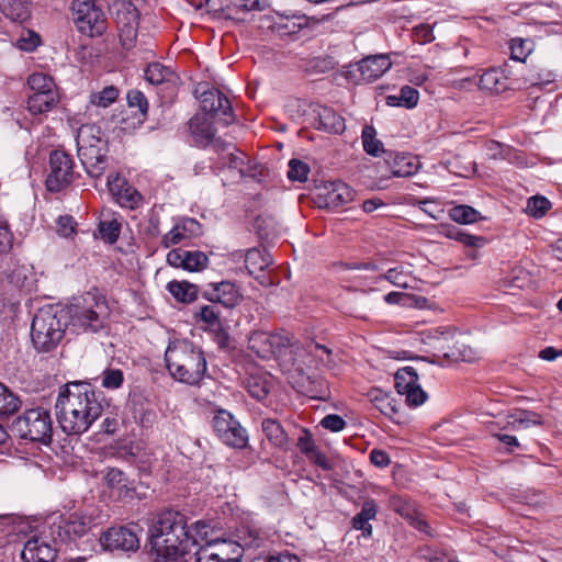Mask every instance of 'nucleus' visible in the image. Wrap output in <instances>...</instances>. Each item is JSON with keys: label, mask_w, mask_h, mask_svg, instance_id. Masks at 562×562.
<instances>
[{"label": "nucleus", "mask_w": 562, "mask_h": 562, "mask_svg": "<svg viewBox=\"0 0 562 562\" xmlns=\"http://www.w3.org/2000/svg\"><path fill=\"white\" fill-rule=\"evenodd\" d=\"M150 551L156 562H189L198 546L184 514L175 509L158 513L149 528Z\"/></svg>", "instance_id": "f257e3e1"}, {"label": "nucleus", "mask_w": 562, "mask_h": 562, "mask_svg": "<svg viewBox=\"0 0 562 562\" xmlns=\"http://www.w3.org/2000/svg\"><path fill=\"white\" fill-rule=\"evenodd\" d=\"M103 411L91 385L71 382L60 390L55 403V416L67 435H81L101 416Z\"/></svg>", "instance_id": "f03ea898"}, {"label": "nucleus", "mask_w": 562, "mask_h": 562, "mask_svg": "<svg viewBox=\"0 0 562 562\" xmlns=\"http://www.w3.org/2000/svg\"><path fill=\"white\" fill-rule=\"evenodd\" d=\"M165 360L173 379L191 385L198 384L206 372L203 352L188 340L170 344L165 352Z\"/></svg>", "instance_id": "7ed1b4c3"}, {"label": "nucleus", "mask_w": 562, "mask_h": 562, "mask_svg": "<svg viewBox=\"0 0 562 562\" xmlns=\"http://www.w3.org/2000/svg\"><path fill=\"white\" fill-rule=\"evenodd\" d=\"M110 308L102 296L87 293L80 302L61 308V317L68 330L80 333H98L106 325Z\"/></svg>", "instance_id": "20e7f679"}, {"label": "nucleus", "mask_w": 562, "mask_h": 562, "mask_svg": "<svg viewBox=\"0 0 562 562\" xmlns=\"http://www.w3.org/2000/svg\"><path fill=\"white\" fill-rule=\"evenodd\" d=\"M68 329L61 308L53 306L41 308L33 317L31 325V339L34 348L40 352L55 349Z\"/></svg>", "instance_id": "39448f33"}, {"label": "nucleus", "mask_w": 562, "mask_h": 562, "mask_svg": "<svg viewBox=\"0 0 562 562\" xmlns=\"http://www.w3.org/2000/svg\"><path fill=\"white\" fill-rule=\"evenodd\" d=\"M243 547L236 541L214 539L198 548L193 555L195 562H241ZM254 562H301L300 558L290 552L277 555L259 557Z\"/></svg>", "instance_id": "423d86ee"}, {"label": "nucleus", "mask_w": 562, "mask_h": 562, "mask_svg": "<svg viewBox=\"0 0 562 562\" xmlns=\"http://www.w3.org/2000/svg\"><path fill=\"white\" fill-rule=\"evenodd\" d=\"M11 431L20 440L47 446L53 437L50 414L43 407L26 409L12 422Z\"/></svg>", "instance_id": "0eeeda50"}, {"label": "nucleus", "mask_w": 562, "mask_h": 562, "mask_svg": "<svg viewBox=\"0 0 562 562\" xmlns=\"http://www.w3.org/2000/svg\"><path fill=\"white\" fill-rule=\"evenodd\" d=\"M429 345L449 361L470 362L475 358V352L465 342V337L452 327H438L429 330Z\"/></svg>", "instance_id": "6e6552de"}, {"label": "nucleus", "mask_w": 562, "mask_h": 562, "mask_svg": "<svg viewBox=\"0 0 562 562\" xmlns=\"http://www.w3.org/2000/svg\"><path fill=\"white\" fill-rule=\"evenodd\" d=\"M109 11L117 23L122 46L132 48L137 36L138 10L131 0H114L109 5Z\"/></svg>", "instance_id": "1a4fd4ad"}, {"label": "nucleus", "mask_w": 562, "mask_h": 562, "mask_svg": "<svg viewBox=\"0 0 562 562\" xmlns=\"http://www.w3.org/2000/svg\"><path fill=\"white\" fill-rule=\"evenodd\" d=\"M74 21L78 30L89 36L101 35L105 31V18L102 10L91 0H74Z\"/></svg>", "instance_id": "9d476101"}, {"label": "nucleus", "mask_w": 562, "mask_h": 562, "mask_svg": "<svg viewBox=\"0 0 562 562\" xmlns=\"http://www.w3.org/2000/svg\"><path fill=\"white\" fill-rule=\"evenodd\" d=\"M213 430L226 446L243 449L247 446L248 435L240 423L227 411L221 409L213 417Z\"/></svg>", "instance_id": "9b49d317"}, {"label": "nucleus", "mask_w": 562, "mask_h": 562, "mask_svg": "<svg viewBox=\"0 0 562 562\" xmlns=\"http://www.w3.org/2000/svg\"><path fill=\"white\" fill-rule=\"evenodd\" d=\"M74 180V160L69 154L56 149L49 155V172L46 188L50 192H59Z\"/></svg>", "instance_id": "f8f14e48"}, {"label": "nucleus", "mask_w": 562, "mask_h": 562, "mask_svg": "<svg viewBox=\"0 0 562 562\" xmlns=\"http://www.w3.org/2000/svg\"><path fill=\"white\" fill-rule=\"evenodd\" d=\"M291 339L282 333L252 331L248 339V347L258 357L270 359L284 353L290 347Z\"/></svg>", "instance_id": "ddd939ff"}, {"label": "nucleus", "mask_w": 562, "mask_h": 562, "mask_svg": "<svg viewBox=\"0 0 562 562\" xmlns=\"http://www.w3.org/2000/svg\"><path fill=\"white\" fill-rule=\"evenodd\" d=\"M138 527H112L102 533L101 546L109 551L135 552L139 548Z\"/></svg>", "instance_id": "4468645a"}, {"label": "nucleus", "mask_w": 562, "mask_h": 562, "mask_svg": "<svg viewBox=\"0 0 562 562\" xmlns=\"http://www.w3.org/2000/svg\"><path fill=\"white\" fill-rule=\"evenodd\" d=\"M395 389L400 395H404L409 406L416 407L425 403L427 393L418 383V375L413 367H404L394 374Z\"/></svg>", "instance_id": "2eb2a0df"}, {"label": "nucleus", "mask_w": 562, "mask_h": 562, "mask_svg": "<svg viewBox=\"0 0 562 562\" xmlns=\"http://www.w3.org/2000/svg\"><path fill=\"white\" fill-rule=\"evenodd\" d=\"M91 518L86 515L72 514L66 519H61L52 528V535L55 536L54 541L59 540L61 543L74 541L83 537L91 527Z\"/></svg>", "instance_id": "dca6fc26"}, {"label": "nucleus", "mask_w": 562, "mask_h": 562, "mask_svg": "<svg viewBox=\"0 0 562 562\" xmlns=\"http://www.w3.org/2000/svg\"><path fill=\"white\" fill-rule=\"evenodd\" d=\"M200 101L205 115L211 114L226 125L234 121L231 102L220 90L211 89L203 91Z\"/></svg>", "instance_id": "f3484780"}, {"label": "nucleus", "mask_w": 562, "mask_h": 562, "mask_svg": "<svg viewBox=\"0 0 562 562\" xmlns=\"http://www.w3.org/2000/svg\"><path fill=\"white\" fill-rule=\"evenodd\" d=\"M246 158L247 156L236 149L232 144L223 146L221 164L223 168H227L233 173V180L241 179L245 177H257V166L246 161Z\"/></svg>", "instance_id": "a211bd4d"}, {"label": "nucleus", "mask_w": 562, "mask_h": 562, "mask_svg": "<svg viewBox=\"0 0 562 562\" xmlns=\"http://www.w3.org/2000/svg\"><path fill=\"white\" fill-rule=\"evenodd\" d=\"M202 296L211 303H218L227 308L235 307L241 300L239 289L231 281L210 283L203 290Z\"/></svg>", "instance_id": "6ab92c4d"}, {"label": "nucleus", "mask_w": 562, "mask_h": 562, "mask_svg": "<svg viewBox=\"0 0 562 562\" xmlns=\"http://www.w3.org/2000/svg\"><path fill=\"white\" fill-rule=\"evenodd\" d=\"M360 82H372L385 74L392 66L390 57L384 54L367 56L357 63Z\"/></svg>", "instance_id": "aec40b11"}, {"label": "nucleus", "mask_w": 562, "mask_h": 562, "mask_svg": "<svg viewBox=\"0 0 562 562\" xmlns=\"http://www.w3.org/2000/svg\"><path fill=\"white\" fill-rule=\"evenodd\" d=\"M77 154L90 177L99 178L103 175L108 164L105 147H80L77 148Z\"/></svg>", "instance_id": "412c9836"}, {"label": "nucleus", "mask_w": 562, "mask_h": 562, "mask_svg": "<svg viewBox=\"0 0 562 562\" xmlns=\"http://www.w3.org/2000/svg\"><path fill=\"white\" fill-rule=\"evenodd\" d=\"M57 555V548L41 537L29 539L21 552L23 562H53Z\"/></svg>", "instance_id": "4be33fe9"}, {"label": "nucleus", "mask_w": 562, "mask_h": 562, "mask_svg": "<svg viewBox=\"0 0 562 562\" xmlns=\"http://www.w3.org/2000/svg\"><path fill=\"white\" fill-rule=\"evenodd\" d=\"M108 186L110 192L116 198L120 205L124 207L134 209L142 201V195L117 175L108 177Z\"/></svg>", "instance_id": "5701e85b"}, {"label": "nucleus", "mask_w": 562, "mask_h": 562, "mask_svg": "<svg viewBox=\"0 0 562 562\" xmlns=\"http://www.w3.org/2000/svg\"><path fill=\"white\" fill-rule=\"evenodd\" d=\"M353 190L341 181H335L324 187L323 196L328 207L346 205L353 200Z\"/></svg>", "instance_id": "b1692460"}, {"label": "nucleus", "mask_w": 562, "mask_h": 562, "mask_svg": "<svg viewBox=\"0 0 562 562\" xmlns=\"http://www.w3.org/2000/svg\"><path fill=\"white\" fill-rule=\"evenodd\" d=\"M385 161L393 177H411L418 170L415 157L407 154L386 153Z\"/></svg>", "instance_id": "393cba45"}, {"label": "nucleus", "mask_w": 562, "mask_h": 562, "mask_svg": "<svg viewBox=\"0 0 562 562\" xmlns=\"http://www.w3.org/2000/svg\"><path fill=\"white\" fill-rule=\"evenodd\" d=\"M104 483L116 497H130L135 488L126 474L116 468H108L104 474Z\"/></svg>", "instance_id": "a878e982"}, {"label": "nucleus", "mask_w": 562, "mask_h": 562, "mask_svg": "<svg viewBox=\"0 0 562 562\" xmlns=\"http://www.w3.org/2000/svg\"><path fill=\"white\" fill-rule=\"evenodd\" d=\"M315 124L318 130L331 134H341L346 130L345 119L327 106L318 108Z\"/></svg>", "instance_id": "bb28decb"}, {"label": "nucleus", "mask_w": 562, "mask_h": 562, "mask_svg": "<svg viewBox=\"0 0 562 562\" xmlns=\"http://www.w3.org/2000/svg\"><path fill=\"white\" fill-rule=\"evenodd\" d=\"M542 424L543 417L540 414L527 409H515L506 418V427L513 430L528 429Z\"/></svg>", "instance_id": "cd10ccee"}, {"label": "nucleus", "mask_w": 562, "mask_h": 562, "mask_svg": "<svg viewBox=\"0 0 562 562\" xmlns=\"http://www.w3.org/2000/svg\"><path fill=\"white\" fill-rule=\"evenodd\" d=\"M393 507L403 518H405L414 528L429 535V527L415 506L406 499L397 498L393 502Z\"/></svg>", "instance_id": "c85d7f7f"}, {"label": "nucleus", "mask_w": 562, "mask_h": 562, "mask_svg": "<svg viewBox=\"0 0 562 562\" xmlns=\"http://www.w3.org/2000/svg\"><path fill=\"white\" fill-rule=\"evenodd\" d=\"M191 134L198 143L209 144L214 140L215 130L205 114H196L189 122Z\"/></svg>", "instance_id": "c756f323"}, {"label": "nucleus", "mask_w": 562, "mask_h": 562, "mask_svg": "<svg viewBox=\"0 0 562 562\" xmlns=\"http://www.w3.org/2000/svg\"><path fill=\"white\" fill-rule=\"evenodd\" d=\"M480 88L492 93L504 92L508 88V78L501 69H488L480 78Z\"/></svg>", "instance_id": "7c9ffc66"}, {"label": "nucleus", "mask_w": 562, "mask_h": 562, "mask_svg": "<svg viewBox=\"0 0 562 562\" xmlns=\"http://www.w3.org/2000/svg\"><path fill=\"white\" fill-rule=\"evenodd\" d=\"M261 429L272 446L281 449L286 447L289 437L279 420L265 418L261 422Z\"/></svg>", "instance_id": "2f4dec72"}, {"label": "nucleus", "mask_w": 562, "mask_h": 562, "mask_svg": "<svg viewBox=\"0 0 562 562\" xmlns=\"http://www.w3.org/2000/svg\"><path fill=\"white\" fill-rule=\"evenodd\" d=\"M57 91L37 92L29 97L27 109L33 114H42L50 111L58 102Z\"/></svg>", "instance_id": "473e14b6"}, {"label": "nucleus", "mask_w": 562, "mask_h": 562, "mask_svg": "<svg viewBox=\"0 0 562 562\" xmlns=\"http://www.w3.org/2000/svg\"><path fill=\"white\" fill-rule=\"evenodd\" d=\"M77 148L80 147H105V142L101 137V128L97 125L85 124L76 135Z\"/></svg>", "instance_id": "72a5a7b5"}, {"label": "nucleus", "mask_w": 562, "mask_h": 562, "mask_svg": "<svg viewBox=\"0 0 562 562\" xmlns=\"http://www.w3.org/2000/svg\"><path fill=\"white\" fill-rule=\"evenodd\" d=\"M271 262V256L266 250L251 248L245 254V266L248 273L251 276H255L256 272L263 271Z\"/></svg>", "instance_id": "f704fd0d"}, {"label": "nucleus", "mask_w": 562, "mask_h": 562, "mask_svg": "<svg viewBox=\"0 0 562 562\" xmlns=\"http://www.w3.org/2000/svg\"><path fill=\"white\" fill-rule=\"evenodd\" d=\"M22 406V401L8 386L0 382V418H8Z\"/></svg>", "instance_id": "c9c22d12"}, {"label": "nucleus", "mask_w": 562, "mask_h": 562, "mask_svg": "<svg viewBox=\"0 0 562 562\" xmlns=\"http://www.w3.org/2000/svg\"><path fill=\"white\" fill-rule=\"evenodd\" d=\"M254 229L261 240L271 241L278 236L279 228L274 217L259 215L254 222Z\"/></svg>", "instance_id": "e433bc0d"}, {"label": "nucleus", "mask_w": 562, "mask_h": 562, "mask_svg": "<svg viewBox=\"0 0 562 562\" xmlns=\"http://www.w3.org/2000/svg\"><path fill=\"white\" fill-rule=\"evenodd\" d=\"M373 405L385 416L393 418L398 413L396 402L382 390H372L369 393Z\"/></svg>", "instance_id": "4c0bfd02"}, {"label": "nucleus", "mask_w": 562, "mask_h": 562, "mask_svg": "<svg viewBox=\"0 0 562 562\" xmlns=\"http://www.w3.org/2000/svg\"><path fill=\"white\" fill-rule=\"evenodd\" d=\"M170 294L180 302L190 303L196 299L198 288L187 281H171L167 285Z\"/></svg>", "instance_id": "58836bf2"}, {"label": "nucleus", "mask_w": 562, "mask_h": 562, "mask_svg": "<svg viewBox=\"0 0 562 562\" xmlns=\"http://www.w3.org/2000/svg\"><path fill=\"white\" fill-rule=\"evenodd\" d=\"M173 78L172 69L160 63H151L145 69V79L153 85H161L171 81Z\"/></svg>", "instance_id": "ea45409f"}, {"label": "nucleus", "mask_w": 562, "mask_h": 562, "mask_svg": "<svg viewBox=\"0 0 562 562\" xmlns=\"http://www.w3.org/2000/svg\"><path fill=\"white\" fill-rule=\"evenodd\" d=\"M450 218L459 224H473L482 218L480 212L465 204L456 205L449 210Z\"/></svg>", "instance_id": "a19ab883"}, {"label": "nucleus", "mask_w": 562, "mask_h": 562, "mask_svg": "<svg viewBox=\"0 0 562 562\" xmlns=\"http://www.w3.org/2000/svg\"><path fill=\"white\" fill-rule=\"evenodd\" d=\"M362 145L367 154L371 156H380L381 153H385L383 144L376 138V132L373 126L366 125L362 130Z\"/></svg>", "instance_id": "79ce46f5"}, {"label": "nucleus", "mask_w": 562, "mask_h": 562, "mask_svg": "<svg viewBox=\"0 0 562 562\" xmlns=\"http://www.w3.org/2000/svg\"><path fill=\"white\" fill-rule=\"evenodd\" d=\"M419 98L418 91L409 86H404L400 90L398 97H389L387 103L390 105H403L407 109H412L417 105Z\"/></svg>", "instance_id": "37998d69"}, {"label": "nucleus", "mask_w": 562, "mask_h": 562, "mask_svg": "<svg viewBox=\"0 0 562 562\" xmlns=\"http://www.w3.org/2000/svg\"><path fill=\"white\" fill-rule=\"evenodd\" d=\"M27 82L30 88L33 90V93L57 91L53 78L43 72H35L31 75Z\"/></svg>", "instance_id": "c03bdc74"}, {"label": "nucleus", "mask_w": 562, "mask_h": 562, "mask_svg": "<svg viewBox=\"0 0 562 562\" xmlns=\"http://www.w3.org/2000/svg\"><path fill=\"white\" fill-rule=\"evenodd\" d=\"M120 231L121 223L115 217L109 220L105 218L99 223V233L101 237L110 244H113L117 240Z\"/></svg>", "instance_id": "a18cd8bd"}, {"label": "nucleus", "mask_w": 562, "mask_h": 562, "mask_svg": "<svg viewBox=\"0 0 562 562\" xmlns=\"http://www.w3.org/2000/svg\"><path fill=\"white\" fill-rule=\"evenodd\" d=\"M119 97V90L114 86L103 88L100 92L90 95V103L101 108H108Z\"/></svg>", "instance_id": "49530a36"}, {"label": "nucleus", "mask_w": 562, "mask_h": 562, "mask_svg": "<svg viewBox=\"0 0 562 562\" xmlns=\"http://www.w3.org/2000/svg\"><path fill=\"white\" fill-rule=\"evenodd\" d=\"M551 203L544 196H531L528 199L526 211L533 217H541L550 209Z\"/></svg>", "instance_id": "de8ad7c7"}, {"label": "nucleus", "mask_w": 562, "mask_h": 562, "mask_svg": "<svg viewBox=\"0 0 562 562\" xmlns=\"http://www.w3.org/2000/svg\"><path fill=\"white\" fill-rule=\"evenodd\" d=\"M310 173V167L307 164L300 159H291L289 161L288 178L291 181H306Z\"/></svg>", "instance_id": "09e8293b"}, {"label": "nucleus", "mask_w": 562, "mask_h": 562, "mask_svg": "<svg viewBox=\"0 0 562 562\" xmlns=\"http://www.w3.org/2000/svg\"><path fill=\"white\" fill-rule=\"evenodd\" d=\"M186 270L200 271L207 266L209 258L202 251L186 250Z\"/></svg>", "instance_id": "8fccbe9b"}, {"label": "nucleus", "mask_w": 562, "mask_h": 562, "mask_svg": "<svg viewBox=\"0 0 562 562\" xmlns=\"http://www.w3.org/2000/svg\"><path fill=\"white\" fill-rule=\"evenodd\" d=\"M0 10L12 20H18L24 14V0H0Z\"/></svg>", "instance_id": "3c124183"}, {"label": "nucleus", "mask_w": 562, "mask_h": 562, "mask_svg": "<svg viewBox=\"0 0 562 562\" xmlns=\"http://www.w3.org/2000/svg\"><path fill=\"white\" fill-rule=\"evenodd\" d=\"M124 381L123 372L120 369H106L102 373L101 385L109 390L119 389Z\"/></svg>", "instance_id": "603ef678"}, {"label": "nucleus", "mask_w": 562, "mask_h": 562, "mask_svg": "<svg viewBox=\"0 0 562 562\" xmlns=\"http://www.w3.org/2000/svg\"><path fill=\"white\" fill-rule=\"evenodd\" d=\"M509 48L512 58L518 61H524L531 52L528 41L522 38H513Z\"/></svg>", "instance_id": "864d4df0"}, {"label": "nucleus", "mask_w": 562, "mask_h": 562, "mask_svg": "<svg viewBox=\"0 0 562 562\" xmlns=\"http://www.w3.org/2000/svg\"><path fill=\"white\" fill-rule=\"evenodd\" d=\"M77 223L70 215H61L57 220L56 232L63 237H70L76 234Z\"/></svg>", "instance_id": "5fc2aeb1"}, {"label": "nucleus", "mask_w": 562, "mask_h": 562, "mask_svg": "<svg viewBox=\"0 0 562 562\" xmlns=\"http://www.w3.org/2000/svg\"><path fill=\"white\" fill-rule=\"evenodd\" d=\"M13 246V234L8 222L0 217V254H7Z\"/></svg>", "instance_id": "6e6d98bb"}, {"label": "nucleus", "mask_w": 562, "mask_h": 562, "mask_svg": "<svg viewBox=\"0 0 562 562\" xmlns=\"http://www.w3.org/2000/svg\"><path fill=\"white\" fill-rule=\"evenodd\" d=\"M198 315L200 319L210 326L220 324V310L215 305H202Z\"/></svg>", "instance_id": "4d7b16f0"}, {"label": "nucleus", "mask_w": 562, "mask_h": 562, "mask_svg": "<svg viewBox=\"0 0 562 562\" xmlns=\"http://www.w3.org/2000/svg\"><path fill=\"white\" fill-rule=\"evenodd\" d=\"M296 446L300 449V451L306 457L315 452V450L317 449L315 441L313 439V435L306 428L302 429V434L297 438Z\"/></svg>", "instance_id": "13d9d810"}, {"label": "nucleus", "mask_w": 562, "mask_h": 562, "mask_svg": "<svg viewBox=\"0 0 562 562\" xmlns=\"http://www.w3.org/2000/svg\"><path fill=\"white\" fill-rule=\"evenodd\" d=\"M127 103L131 108H137L142 114H146L148 110V102L144 93L139 90L128 91Z\"/></svg>", "instance_id": "bf43d9fd"}, {"label": "nucleus", "mask_w": 562, "mask_h": 562, "mask_svg": "<svg viewBox=\"0 0 562 562\" xmlns=\"http://www.w3.org/2000/svg\"><path fill=\"white\" fill-rule=\"evenodd\" d=\"M321 426L324 427L325 429L333 431V432H338V431H341L346 427V422L341 416H339L337 414H329V415H326L321 420Z\"/></svg>", "instance_id": "052dcab7"}, {"label": "nucleus", "mask_w": 562, "mask_h": 562, "mask_svg": "<svg viewBox=\"0 0 562 562\" xmlns=\"http://www.w3.org/2000/svg\"><path fill=\"white\" fill-rule=\"evenodd\" d=\"M232 4L239 11H261L268 5V0H232Z\"/></svg>", "instance_id": "680f3d73"}, {"label": "nucleus", "mask_w": 562, "mask_h": 562, "mask_svg": "<svg viewBox=\"0 0 562 562\" xmlns=\"http://www.w3.org/2000/svg\"><path fill=\"white\" fill-rule=\"evenodd\" d=\"M184 238L186 235L183 234L182 229L179 226H175L162 237L161 243L166 248H168L170 246L181 243V240Z\"/></svg>", "instance_id": "e2e57ef3"}, {"label": "nucleus", "mask_w": 562, "mask_h": 562, "mask_svg": "<svg viewBox=\"0 0 562 562\" xmlns=\"http://www.w3.org/2000/svg\"><path fill=\"white\" fill-rule=\"evenodd\" d=\"M40 44V36L34 32H29L27 37L18 40V47L25 52L34 50Z\"/></svg>", "instance_id": "0e129e2a"}, {"label": "nucleus", "mask_w": 562, "mask_h": 562, "mask_svg": "<svg viewBox=\"0 0 562 562\" xmlns=\"http://www.w3.org/2000/svg\"><path fill=\"white\" fill-rule=\"evenodd\" d=\"M192 5L195 10H204L206 13H218L221 11L220 0H199L193 1Z\"/></svg>", "instance_id": "69168bd1"}, {"label": "nucleus", "mask_w": 562, "mask_h": 562, "mask_svg": "<svg viewBox=\"0 0 562 562\" xmlns=\"http://www.w3.org/2000/svg\"><path fill=\"white\" fill-rule=\"evenodd\" d=\"M184 256H186L184 249H181V248L173 249L168 252L167 261L169 265H171L173 267H182L183 269H186Z\"/></svg>", "instance_id": "338daca9"}, {"label": "nucleus", "mask_w": 562, "mask_h": 562, "mask_svg": "<svg viewBox=\"0 0 562 562\" xmlns=\"http://www.w3.org/2000/svg\"><path fill=\"white\" fill-rule=\"evenodd\" d=\"M370 460L374 465L379 468H385L391 462L390 456L385 451L380 449H373L370 452Z\"/></svg>", "instance_id": "774afa93"}]
</instances>
